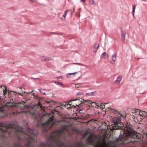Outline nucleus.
<instances>
[{"mask_svg":"<svg viewBox=\"0 0 147 147\" xmlns=\"http://www.w3.org/2000/svg\"><path fill=\"white\" fill-rule=\"evenodd\" d=\"M38 105L39 106H41V105H42L41 103L39 101H38Z\"/></svg>","mask_w":147,"mask_h":147,"instance_id":"2f4dec72","label":"nucleus"},{"mask_svg":"<svg viewBox=\"0 0 147 147\" xmlns=\"http://www.w3.org/2000/svg\"><path fill=\"white\" fill-rule=\"evenodd\" d=\"M121 117L114 118L112 121V129L113 130L121 129L119 137L117 139V141L120 140L123 141L127 140L129 137L135 138H138L136 132L134 131L132 129L131 125H126L124 127L123 124L121 122Z\"/></svg>","mask_w":147,"mask_h":147,"instance_id":"f257e3e1","label":"nucleus"},{"mask_svg":"<svg viewBox=\"0 0 147 147\" xmlns=\"http://www.w3.org/2000/svg\"><path fill=\"white\" fill-rule=\"evenodd\" d=\"M82 110H79V112L80 113H83L82 112Z\"/></svg>","mask_w":147,"mask_h":147,"instance_id":"473e14b6","label":"nucleus"},{"mask_svg":"<svg viewBox=\"0 0 147 147\" xmlns=\"http://www.w3.org/2000/svg\"><path fill=\"white\" fill-rule=\"evenodd\" d=\"M77 72H74V73H69V74H68L67 75V77L68 78H69V76H70L71 75H73V74H74L76 73H77Z\"/></svg>","mask_w":147,"mask_h":147,"instance_id":"393cba45","label":"nucleus"},{"mask_svg":"<svg viewBox=\"0 0 147 147\" xmlns=\"http://www.w3.org/2000/svg\"><path fill=\"white\" fill-rule=\"evenodd\" d=\"M74 64H77V65H81V66H83V65L82 64H81L80 63H73Z\"/></svg>","mask_w":147,"mask_h":147,"instance_id":"c756f323","label":"nucleus"},{"mask_svg":"<svg viewBox=\"0 0 147 147\" xmlns=\"http://www.w3.org/2000/svg\"><path fill=\"white\" fill-rule=\"evenodd\" d=\"M87 140L90 144H93L94 140L92 138V134H90V136L87 138Z\"/></svg>","mask_w":147,"mask_h":147,"instance_id":"9b49d317","label":"nucleus"},{"mask_svg":"<svg viewBox=\"0 0 147 147\" xmlns=\"http://www.w3.org/2000/svg\"><path fill=\"white\" fill-rule=\"evenodd\" d=\"M95 146H98V144H95Z\"/></svg>","mask_w":147,"mask_h":147,"instance_id":"ea45409f","label":"nucleus"},{"mask_svg":"<svg viewBox=\"0 0 147 147\" xmlns=\"http://www.w3.org/2000/svg\"><path fill=\"white\" fill-rule=\"evenodd\" d=\"M108 57V55L105 52H103L102 55V57L104 59L107 58Z\"/></svg>","mask_w":147,"mask_h":147,"instance_id":"2eb2a0df","label":"nucleus"},{"mask_svg":"<svg viewBox=\"0 0 147 147\" xmlns=\"http://www.w3.org/2000/svg\"><path fill=\"white\" fill-rule=\"evenodd\" d=\"M30 0L32 1H33V2L34 1H35V0Z\"/></svg>","mask_w":147,"mask_h":147,"instance_id":"58836bf2","label":"nucleus"},{"mask_svg":"<svg viewBox=\"0 0 147 147\" xmlns=\"http://www.w3.org/2000/svg\"><path fill=\"white\" fill-rule=\"evenodd\" d=\"M135 111L136 113H137L138 111L140 115L142 117L146 116H147V113L145 111H141L137 109H136Z\"/></svg>","mask_w":147,"mask_h":147,"instance_id":"6e6552de","label":"nucleus"},{"mask_svg":"<svg viewBox=\"0 0 147 147\" xmlns=\"http://www.w3.org/2000/svg\"><path fill=\"white\" fill-rule=\"evenodd\" d=\"M93 102V103H94L97 106H98V105H97V104L98 103H96L95 102Z\"/></svg>","mask_w":147,"mask_h":147,"instance_id":"72a5a7b5","label":"nucleus"},{"mask_svg":"<svg viewBox=\"0 0 147 147\" xmlns=\"http://www.w3.org/2000/svg\"><path fill=\"white\" fill-rule=\"evenodd\" d=\"M90 3L92 5H95L94 1V0H90Z\"/></svg>","mask_w":147,"mask_h":147,"instance_id":"a878e982","label":"nucleus"},{"mask_svg":"<svg viewBox=\"0 0 147 147\" xmlns=\"http://www.w3.org/2000/svg\"><path fill=\"white\" fill-rule=\"evenodd\" d=\"M45 57L44 56H42L41 57V59L42 61H45Z\"/></svg>","mask_w":147,"mask_h":147,"instance_id":"c85d7f7f","label":"nucleus"},{"mask_svg":"<svg viewBox=\"0 0 147 147\" xmlns=\"http://www.w3.org/2000/svg\"><path fill=\"white\" fill-rule=\"evenodd\" d=\"M15 125L13 123H10L8 125H7L4 124L0 123V131L1 134H0V137L2 139L6 138L4 133L8 132L9 134H11V130L9 129V128H15Z\"/></svg>","mask_w":147,"mask_h":147,"instance_id":"f03ea898","label":"nucleus"},{"mask_svg":"<svg viewBox=\"0 0 147 147\" xmlns=\"http://www.w3.org/2000/svg\"><path fill=\"white\" fill-rule=\"evenodd\" d=\"M87 133V131H86V134Z\"/></svg>","mask_w":147,"mask_h":147,"instance_id":"09e8293b","label":"nucleus"},{"mask_svg":"<svg viewBox=\"0 0 147 147\" xmlns=\"http://www.w3.org/2000/svg\"><path fill=\"white\" fill-rule=\"evenodd\" d=\"M51 33H53V34H57V33H56L55 32H52Z\"/></svg>","mask_w":147,"mask_h":147,"instance_id":"f704fd0d","label":"nucleus"},{"mask_svg":"<svg viewBox=\"0 0 147 147\" xmlns=\"http://www.w3.org/2000/svg\"><path fill=\"white\" fill-rule=\"evenodd\" d=\"M83 102L84 103L87 102L89 104L93 103V102L91 101L90 100H84V101H81V103L82 104L83 103Z\"/></svg>","mask_w":147,"mask_h":147,"instance_id":"a211bd4d","label":"nucleus"},{"mask_svg":"<svg viewBox=\"0 0 147 147\" xmlns=\"http://www.w3.org/2000/svg\"><path fill=\"white\" fill-rule=\"evenodd\" d=\"M62 78V76H59L57 78Z\"/></svg>","mask_w":147,"mask_h":147,"instance_id":"c9c22d12","label":"nucleus"},{"mask_svg":"<svg viewBox=\"0 0 147 147\" xmlns=\"http://www.w3.org/2000/svg\"><path fill=\"white\" fill-rule=\"evenodd\" d=\"M117 53H115L112 55V61H111V63L112 64H113L116 60V57L117 56Z\"/></svg>","mask_w":147,"mask_h":147,"instance_id":"f8f14e48","label":"nucleus"},{"mask_svg":"<svg viewBox=\"0 0 147 147\" xmlns=\"http://www.w3.org/2000/svg\"><path fill=\"white\" fill-rule=\"evenodd\" d=\"M136 5H133L132 14L134 16V13H135V10L136 9Z\"/></svg>","mask_w":147,"mask_h":147,"instance_id":"f3484780","label":"nucleus"},{"mask_svg":"<svg viewBox=\"0 0 147 147\" xmlns=\"http://www.w3.org/2000/svg\"><path fill=\"white\" fill-rule=\"evenodd\" d=\"M1 87H2V88H3V89H4V87H3V86H1Z\"/></svg>","mask_w":147,"mask_h":147,"instance_id":"49530a36","label":"nucleus"},{"mask_svg":"<svg viewBox=\"0 0 147 147\" xmlns=\"http://www.w3.org/2000/svg\"><path fill=\"white\" fill-rule=\"evenodd\" d=\"M99 45L97 43H95L94 46V50L93 51V52H96L99 48Z\"/></svg>","mask_w":147,"mask_h":147,"instance_id":"ddd939ff","label":"nucleus"},{"mask_svg":"<svg viewBox=\"0 0 147 147\" xmlns=\"http://www.w3.org/2000/svg\"><path fill=\"white\" fill-rule=\"evenodd\" d=\"M68 11V10H66L64 12V14L63 15V17L64 18L65 20V19L66 16V15H67Z\"/></svg>","mask_w":147,"mask_h":147,"instance_id":"aec40b11","label":"nucleus"},{"mask_svg":"<svg viewBox=\"0 0 147 147\" xmlns=\"http://www.w3.org/2000/svg\"><path fill=\"white\" fill-rule=\"evenodd\" d=\"M73 12H74V10H75L74 8H73Z\"/></svg>","mask_w":147,"mask_h":147,"instance_id":"a18cd8bd","label":"nucleus"},{"mask_svg":"<svg viewBox=\"0 0 147 147\" xmlns=\"http://www.w3.org/2000/svg\"><path fill=\"white\" fill-rule=\"evenodd\" d=\"M34 94V93H32L33 96L34 97H35L36 98V99L38 100L40 99V98L39 97H38V96H35Z\"/></svg>","mask_w":147,"mask_h":147,"instance_id":"cd10ccee","label":"nucleus"},{"mask_svg":"<svg viewBox=\"0 0 147 147\" xmlns=\"http://www.w3.org/2000/svg\"><path fill=\"white\" fill-rule=\"evenodd\" d=\"M80 86V84H76L75 85V87H77V88H79Z\"/></svg>","mask_w":147,"mask_h":147,"instance_id":"7c9ffc66","label":"nucleus"},{"mask_svg":"<svg viewBox=\"0 0 147 147\" xmlns=\"http://www.w3.org/2000/svg\"><path fill=\"white\" fill-rule=\"evenodd\" d=\"M102 104H100L101 105L100 106H98L99 107H100V106H102Z\"/></svg>","mask_w":147,"mask_h":147,"instance_id":"a19ab883","label":"nucleus"},{"mask_svg":"<svg viewBox=\"0 0 147 147\" xmlns=\"http://www.w3.org/2000/svg\"><path fill=\"white\" fill-rule=\"evenodd\" d=\"M96 91H94V92H92L90 93H86L85 94V96H94L95 95V93L96 92Z\"/></svg>","mask_w":147,"mask_h":147,"instance_id":"4468645a","label":"nucleus"},{"mask_svg":"<svg viewBox=\"0 0 147 147\" xmlns=\"http://www.w3.org/2000/svg\"><path fill=\"white\" fill-rule=\"evenodd\" d=\"M25 104V103L24 102H19L17 103V104H16V106H19L21 109H22L24 108H28V105Z\"/></svg>","mask_w":147,"mask_h":147,"instance_id":"423d86ee","label":"nucleus"},{"mask_svg":"<svg viewBox=\"0 0 147 147\" xmlns=\"http://www.w3.org/2000/svg\"><path fill=\"white\" fill-rule=\"evenodd\" d=\"M19 88L20 89H22V88H21V87H19Z\"/></svg>","mask_w":147,"mask_h":147,"instance_id":"de8ad7c7","label":"nucleus"},{"mask_svg":"<svg viewBox=\"0 0 147 147\" xmlns=\"http://www.w3.org/2000/svg\"><path fill=\"white\" fill-rule=\"evenodd\" d=\"M83 94V93L82 92H79L77 93L76 95H81Z\"/></svg>","mask_w":147,"mask_h":147,"instance_id":"bb28decb","label":"nucleus"},{"mask_svg":"<svg viewBox=\"0 0 147 147\" xmlns=\"http://www.w3.org/2000/svg\"><path fill=\"white\" fill-rule=\"evenodd\" d=\"M100 144L101 146H102V144L100 143Z\"/></svg>","mask_w":147,"mask_h":147,"instance_id":"c03bdc74","label":"nucleus"},{"mask_svg":"<svg viewBox=\"0 0 147 147\" xmlns=\"http://www.w3.org/2000/svg\"><path fill=\"white\" fill-rule=\"evenodd\" d=\"M77 146L78 147H83L82 142H78L77 144Z\"/></svg>","mask_w":147,"mask_h":147,"instance_id":"412c9836","label":"nucleus"},{"mask_svg":"<svg viewBox=\"0 0 147 147\" xmlns=\"http://www.w3.org/2000/svg\"><path fill=\"white\" fill-rule=\"evenodd\" d=\"M2 86L4 87V89L3 90V94L4 95V96H5L7 93V92H8V94H9L11 92H12L14 93H18L19 94H20V93H18L14 91H9L8 90H7V86H5L4 85H2Z\"/></svg>","mask_w":147,"mask_h":147,"instance_id":"0eeeda50","label":"nucleus"},{"mask_svg":"<svg viewBox=\"0 0 147 147\" xmlns=\"http://www.w3.org/2000/svg\"><path fill=\"white\" fill-rule=\"evenodd\" d=\"M76 100H78V101H79V100L78 99H72L71 100L68 101L66 102H65V103H68V105H64L63 106L65 107H68V108H70L71 107H75L77 106H79V105H78L77 104H74L73 103H71V104L70 103L71 102H72L73 101H75Z\"/></svg>","mask_w":147,"mask_h":147,"instance_id":"20e7f679","label":"nucleus"},{"mask_svg":"<svg viewBox=\"0 0 147 147\" xmlns=\"http://www.w3.org/2000/svg\"><path fill=\"white\" fill-rule=\"evenodd\" d=\"M48 102V103H49L50 102Z\"/></svg>","mask_w":147,"mask_h":147,"instance_id":"3c124183","label":"nucleus"},{"mask_svg":"<svg viewBox=\"0 0 147 147\" xmlns=\"http://www.w3.org/2000/svg\"><path fill=\"white\" fill-rule=\"evenodd\" d=\"M31 93H32V92H28V94H31Z\"/></svg>","mask_w":147,"mask_h":147,"instance_id":"79ce46f5","label":"nucleus"},{"mask_svg":"<svg viewBox=\"0 0 147 147\" xmlns=\"http://www.w3.org/2000/svg\"><path fill=\"white\" fill-rule=\"evenodd\" d=\"M52 59L51 57H45V61H48L50 60H51Z\"/></svg>","mask_w":147,"mask_h":147,"instance_id":"6ab92c4d","label":"nucleus"},{"mask_svg":"<svg viewBox=\"0 0 147 147\" xmlns=\"http://www.w3.org/2000/svg\"><path fill=\"white\" fill-rule=\"evenodd\" d=\"M16 104H17V103L14 102L12 99H10L8 102L6 103V105L8 107H14L16 106Z\"/></svg>","mask_w":147,"mask_h":147,"instance_id":"39448f33","label":"nucleus"},{"mask_svg":"<svg viewBox=\"0 0 147 147\" xmlns=\"http://www.w3.org/2000/svg\"><path fill=\"white\" fill-rule=\"evenodd\" d=\"M114 110V112L115 113H118L120 115L121 117H123V116H122V115L121 113L120 112L118 111L117 110Z\"/></svg>","mask_w":147,"mask_h":147,"instance_id":"4be33fe9","label":"nucleus"},{"mask_svg":"<svg viewBox=\"0 0 147 147\" xmlns=\"http://www.w3.org/2000/svg\"><path fill=\"white\" fill-rule=\"evenodd\" d=\"M30 78L31 79H38V78Z\"/></svg>","mask_w":147,"mask_h":147,"instance_id":"4c0bfd02","label":"nucleus"},{"mask_svg":"<svg viewBox=\"0 0 147 147\" xmlns=\"http://www.w3.org/2000/svg\"><path fill=\"white\" fill-rule=\"evenodd\" d=\"M54 82V83L56 84L57 85H61V86H63V84L62 83L60 82Z\"/></svg>","mask_w":147,"mask_h":147,"instance_id":"5701e85b","label":"nucleus"},{"mask_svg":"<svg viewBox=\"0 0 147 147\" xmlns=\"http://www.w3.org/2000/svg\"><path fill=\"white\" fill-rule=\"evenodd\" d=\"M81 1L83 2H84L85 1V0H81Z\"/></svg>","mask_w":147,"mask_h":147,"instance_id":"e433bc0d","label":"nucleus"},{"mask_svg":"<svg viewBox=\"0 0 147 147\" xmlns=\"http://www.w3.org/2000/svg\"><path fill=\"white\" fill-rule=\"evenodd\" d=\"M39 90L40 92L42 94H43L44 95H46V93L45 92H43V90L41 89H39Z\"/></svg>","mask_w":147,"mask_h":147,"instance_id":"b1692460","label":"nucleus"},{"mask_svg":"<svg viewBox=\"0 0 147 147\" xmlns=\"http://www.w3.org/2000/svg\"><path fill=\"white\" fill-rule=\"evenodd\" d=\"M63 104H61V106H63Z\"/></svg>","mask_w":147,"mask_h":147,"instance_id":"37998d69","label":"nucleus"},{"mask_svg":"<svg viewBox=\"0 0 147 147\" xmlns=\"http://www.w3.org/2000/svg\"><path fill=\"white\" fill-rule=\"evenodd\" d=\"M121 36L122 41L123 42H125V37L126 34V32L125 31L123 30H121Z\"/></svg>","mask_w":147,"mask_h":147,"instance_id":"9d476101","label":"nucleus"},{"mask_svg":"<svg viewBox=\"0 0 147 147\" xmlns=\"http://www.w3.org/2000/svg\"><path fill=\"white\" fill-rule=\"evenodd\" d=\"M16 134L17 135H20L23 131V128L20 126H18L17 128H16Z\"/></svg>","mask_w":147,"mask_h":147,"instance_id":"1a4fd4ad","label":"nucleus"},{"mask_svg":"<svg viewBox=\"0 0 147 147\" xmlns=\"http://www.w3.org/2000/svg\"><path fill=\"white\" fill-rule=\"evenodd\" d=\"M27 144H28V143H26V145H27Z\"/></svg>","mask_w":147,"mask_h":147,"instance_id":"8fccbe9b","label":"nucleus"},{"mask_svg":"<svg viewBox=\"0 0 147 147\" xmlns=\"http://www.w3.org/2000/svg\"><path fill=\"white\" fill-rule=\"evenodd\" d=\"M121 77L120 76H118L116 80L115 81V82L116 83H117L118 84H119L120 82L121 81Z\"/></svg>","mask_w":147,"mask_h":147,"instance_id":"dca6fc26","label":"nucleus"},{"mask_svg":"<svg viewBox=\"0 0 147 147\" xmlns=\"http://www.w3.org/2000/svg\"><path fill=\"white\" fill-rule=\"evenodd\" d=\"M54 119V116H52L50 117V119L48 120L46 122L41 123L42 127L46 128L44 129V131H47V128H49L52 127L53 124L52 121Z\"/></svg>","mask_w":147,"mask_h":147,"instance_id":"7ed1b4c3","label":"nucleus"}]
</instances>
